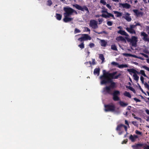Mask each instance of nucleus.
Instances as JSON below:
<instances>
[{"instance_id": "nucleus-15", "label": "nucleus", "mask_w": 149, "mask_h": 149, "mask_svg": "<svg viewBox=\"0 0 149 149\" xmlns=\"http://www.w3.org/2000/svg\"><path fill=\"white\" fill-rule=\"evenodd\" d=\"M123 17L128 22H130L132 20L130 16V14L128 13H126Z\"/></svg>"}, {"instance_id": "nucleus-26", "label": "nucleus", "mask_w": 149, "mask_h": 149, "mask_svg": "<svg viewBox=\"0 0 149 149\" xmlns=\"http://www.w3.org/2000/svg\"><path fill=\"white\" fill-rule=\"evenodd\" d=\"M119 103L120 106L122 107H125L128 105L127 103H125L121 101L119 102Z\"/></svg>"}, {"instance_id": "nucleus-53", "label": "nucleus", "mask_w": 149, "mask_h": 149, "mask_svg": "<svg viewBox=\"0 0 149 149\" xmlns=\"http://www.w3.org/2000/svg\"><path fill=\"white\" fill-rule=\"evenodd\" d=\"M135 133L136 134H139V135H141L142 134V133L141 132L137 130H136V131Z\"/></svg>"}, {"instance_id": "nucleus-59", "label": "nucleus", "mask_w": 149, "mask_h": 149, "mask_svg": "<svg viewBox=\"0 0 149 149\" xmlns=\"http://www.w3.org/2000/svg\"><path fill=\"white\" fill-rule=\"evenodd\" d=\"M73 13H74L76 15L77 14V12L75 10L73 9L72 14Z\"/></svg>"}, {"instance_id": "nucleus-7", "label": "nucleus", "mask_w": 149, "mask_h": 149, "mask_svg": "<svg viewBox=\"0 0 149 149\" xmlns=\"http://www.w3.org/2000/svg\"><path fill=\"white\" fill-rule=\"evenodd\" d=\"M104 110L105 111H114L115 109V107L113 105L110 104H105L104 105Z\"/></svg>"}, {"instance_id": "nucleus-54", "label": "nucleus", "mask_w": 149, "mask_h": 149, "mask_svg": "<svg viewBox=\"0 0 149 149\" xmlns=\"http://www.w3.org/2000/svg\"><path fill=\"white\" fill-rule=\"evenodd\" d=\"M146 29L147 32L148 33H149V26H146Z\"/></svg>"}, {"instance_id": "nucleus-52", "label": "nucleus", "mask_w": 149, "mask_h": 149, "mask_svg": "<svg viewBox=\"0 0 149 149\" xmlns=\"http://www.w3.org/2000/svg\"><path fill=\"white\" fill-rule=\"evenodd\" d=\"M127 142V139H126L125 140H123L122 142V144H123L124 143H126Z\"/></svg>"}, {"instance_id": "nucleus-24", "label": "nucleus", "mask_w": 149, "mask_h": 149, "mask_svg": "<svg viewBox=\"0 0 149 149\" xmlns=\"http://www.w3.org/2000/svg\"><path fill=\"white\" fill-rule=\"evenodd\" d=\"M113 13L115 14H117L115 15V16L116 17H121L122 15V13H121L120 12L116 11H113Z\"/></svg>"}, {"instance_id": "nucleus-57", "label": "nucleus", "mask_w": 149, "mask_h": 149, "mask_svg": "<svg viewBox=\"0 0 149 149\" xmlns=\"http://www.w3.org/2000/svg\"><path fill=\"white\" fill-rule=\"evenodd\" d=\"M98 20L99 22H100V24L102 23L103 21V19L102 18H99L98 19Z\"/></svg>"}, {"instance_id": "nucleus-10", "label": "nucleus", "mask_w": 149, "mask_h": 149, "mask_svg": "<svg viewBox=\"0 0 149 149\" xmlns=\"http://www.w3.org/2000/svg\"><path fill=\"white\" fill-rule=\"evenodd\" d=\"M120 94V92L119 91H115L113 93V99L114 101H118L120 100L119 97L118 96Z\"/></svg>"}, {"instance_id": "nucleus-14", "label": "nucleus", "mask_w": 149, "mask_h": 149, "mask_svg": "<svg viewBox=\"0 0 149 149\" xmlns=\"http://www.w3.org/2000/svg\"><path fill=\"white\" fill-rule=\"evenodd\" d=\"M141 36H143V40L149 42V38H148V35L144 32H142L141 33Z\"/></svg>"}, {"instance_id": "nucleus-63", "label": "nucleus", "mask_w": 149, "mask_h": 149, "mask_svg": "<svg viewBox=\"0 0 149 149\" xmlns=\"http://www.w3.org/2000/svg\"><path fill=\"white\" fill-rule=\"evenodd\" d=\"M146 111L147 114L149 115V110H148V109H146Z\"/></svg>"}, {"instance_id": "nucleus-48", "label": "nucleus", "mask_w": 149, "mask_h": 149, "mask_svg": "<svg viewBox=\"0 0 149 149\" xmlns=\"http://www.w3.org/2000/svg\"><path fill=\"white\" fill-rule=\"evenodd\" d=\"M141 54L144 57L146 58H148V56L145 54H144L143 53H141Z\"/></svg>"}, {"instance_id": "nucleus-31", "label": "nucleus", "mask_w": 149, "mask_h": 149, "mask_svg": "<svg viewBox=\"0 0 149 149\" xmlns=\"http://www.w3.org/2000/svg\"><path fill=\"white\" fill-rule=\"evenodd\" d=\"M123 95H124L127 97L129 98H131V96L130 94V93H129L127 91H125Z\"/></svg>"}, {"instance_id": "nucleus-35", "label": "nucleus", "mask_w": 149, "mask_h": 149, "mask_svg": "<svg viewBox=\"0 0 149 149\" xmlns=\"http://www.w3.org/2000/svg\"><path fill=\"white\" fill-rule=\"evenodd\" d=\"M79 47L81 49H83L84 48V42L81 43V44L78 45Z\"/></svg>"}, {"instance_id": "nucleus-55", "label": "nucleus", "mask_w": 149, "mask_h": 149, "mask_svg": "<svg viewBox=\"0 0 149 149\" xmlns=\"http://www.w3.org/2000/svg\"><path fill=\"white\" fill-rule=\"evenodd\" d=\"M135 25H130V28L132 29H133L134 28L136 27Z\"/></svg>"}, {"instance_id": "nucleus-41", "label": "nucleus", "mask_w": 149, "mask_h": 149, "mask_svg": "<svg viewBox=\"0 0 149 149\" xmlns=\"http://www.w3.org/2000/svg\"><path fill=\"white\" fill-rule=\"evenodd\" d=\"M131 54H128V53H123V55L125 56L128 57V56H131Z\"/></svg>"}, {"instance_id": "nucleus-2", "label": "nucleus", "mask_w": 149, "mask_h": 149, "mask_svg": "<svg viewBox=\"0 0 149 149\" xmlns=\"http://www.w3.org/2000/svg\"><path fill=\"white\" fill-rule=\"evenodd\" d=\"M124 128L126 132L127 131V126L122 124H120L117 125L116 130L118 132L119 135H121L124 132L123 128Z\"/></svg>"}, {"instance_id": "nucleus-32", "label": "nucleus", "mask_w": 149, "mask_h": 149, "mask_svg": "<svg viewBox=\"0 0 149 149\" xmlns=\"http://www.w3.org/2000/svg\"><path fill=\"white\" fill-rule=\"evenodd\" d=\"M99 58L102 61V63H103L104 60V58L103 54H100L99 55Z\"/></svg>"}, {"instance_id": "nucleus-28", "label": "nucleus", "mask_w": 149, "mask_h": 149, "mask_svg": "<svg viewBox=\"0 0 149 149\" xmlns=\"http://www.w3.org/2000/svg\"><path fill=\"white\" fill-rule=\"evenodd\" d=\"M117 67H118V68H127L128 67V66L126 64H122L119 65L118 64V65L117 66Z\"/></svg>"}, {"instance_id": "nucleus-43", "label": "nucleus", "mask_w": 149, "mask_h": 149, "mask_svg": "<svg viewBox=\"0 0 149 149\" xmlns=\"http://www.w3.org/2000/svg\"><path fill=\"white\" fill-rule=\"evenodd\" d=\"M142 68L146 70H147L149 71V68L145 65H143L142 66Z\"/></svg>"}, {"instance_id": "nucleus-49", "label": "nucleus", "mask_w": 149, "mask_h": 149, "mask_svg": "<svg viewBox=\"0 0 149 149\" xmlns=\"http://www.w3.org/2000/svg\"><path fill=\"white\" fill-rule=\"evenodd\" d=\"M92 65H95L96 64V63L95 62V59H92Z\"/></svg>"}, {"instance_id": "nucleus-37", "label": "nucleus", "mask_w": 149, "mask_h": 149, "mask_svg": "<svg viewBox=\"0 0 149 149\" xmlns=\"http://www.w3.org/2000/svg\"><path fill=\"white\" fill-rule=\"evenodd\" d=\"M132 116L134 117V118L136 119H137V120H141V118L136 116L134 114L132 113Z\"/></svg>"}, {"instance_id": "nucleus-30", "label": "nucleus", "mask_w": 149, "mask_h": 149, "mask_svg": "<svg viewBox=\"0 0 149 149\" xmlns=\"http://www.w3.org/2000/svg\"><path fill=\"white\" fill-rule=\"evenodd\" d=\"M126 88H128L130 90L133 91L134 93H136V91L134 89L132 88V87L131 86H126Z\"/></svg>"}, {"instance_id": "nucleus-18", "label": "nucleus", "mask_w": 149, "mask_h": 149, "mask_svg": "<svg viewBox=\"0 0 149 149\" xmlns=\"http://www.w3.org/2000/svg\"><path fill=\"white\" fill-rule=\"evenodd\" d=\"M103 91L106 92L107 93L110 94L111 89L109 86H106V87L103 88Z\"/></svg>"}, {"instance_id": "nucleus-46", "label": "nucleus", "mask_w": 149, "mask_h": 149, "mask_svg": "<svg viewBox=\"0 0 149 149\" xmlns=\"http://www.w3.org/2000/svg\"><path fill=\"white\" fill-rule=\"evenodd\" d=\"M80 30L77 29L76 28L75 29L74 32L75 33H80Z\"/></svg>"}, {"instance_id": "nucleus-1", "label": "nucleus", "mask_w": 149, "mask_h": 149, "mask_svg": "<svg viewBox=\"0 0 149 149\" xmlns=\"http://www.w3.org/2000/svg\"><path fill=\"white\" fill-rule=\"evenodd\" d=\"M103 75L100 76L101 84H105L107 83H111L113 82L112 79H117L121 75L119 74L118 75L115 76L117 72L115 71L112 73L106 72L105 70H103Z\"/></svg>"}, {"instance_id": "nucleus-16", "label": "nucleus", "mask_w": 149, "mask_h": 149, "mask_svg": "<svg viewBox=\"0 0 149 149\" xmlns=\"http://www.w3.org/2000/svg\"><path fill=\"white\" fill-rule=\"evenodd\" d=\"M138 138V136L136 135H134L133 136L131 134L129 137V139L131 140L132 142H134L135 141V139Z\"/></svg>"}, {"instance_id": "nucleus-11", "label": "nucleus", "mask_w": 149, "mask_h": 149, "mask_svg": "<svg viewBox=\"0 0 149 149\" xmlns=\"http://www.w3.org/2000/svg\"><path fill=\"white\" fill-rule=\"evenodd\" d=\"M97 22L95 20H91L90 21L89 26L93 29H95L98 27Z\"/></svg>"}, {"instance_id": "nucleus-39", "label": "nucleus", "mask_w": 149, "mask_h": 149, "mask_svg": "<svg viewBox=\"0 0 149 149\" xmlns=\"http://www.w3.org/2000/svg\"><path fill=\"white\" fill-rule=\"evenodd\" d=\"M107 24L109 26H111L113 24V22L111 21H109L107 22Z\"/></svg>"}, {"instance_id": "nucleus-51", "label": "nucleus", "mask_w": 149, "mask_h": 149, "mask_svg": "<svg viewBox=\"0 0 149 149\" xmlns=\"http://www.w3.org/2000/svg\"><path fill=\"white\" fill-rule=\"evenodd\" d=\"M144 77L142 76L140 77V80L143 84L144 83Z\"/></svg>"}, {"instance_id": "nucleus-38", "label": "nucleus", "mask_w": 149, "mask_h": 149, "mask_svg": "<svg viewBox=\"0 0 149 149\" xmlns=\"http://www.w3.org/2000/svg\"><path fill=\"white\" fill-rule=\"evenodd\" d=\"M111 64L117 67V66L118 65V63L115 62L113 61L111 62Z\"/></svg>"}, {"instance_id": "nucleus-36", "label": "nucleus", "mask_w": 149, "mask_h": 149, "mask_svg": "<svg viewBox=\"0 0 149 149\" xmlns=\"http://www.w3.org/2000/svg\"><path fill=\"white\" fill-rule=\"evenodd\" d=\"M52 4V2L51 0H48L47 1V5L50 6Z\"/></svg>"}, {"instance_id": "nucleus-4", "label": "nucleus", "mask_w": 149, "mask_h": 149, "mask_svg": "<svg viewBox=\"0 0 149 149\" xmlns=\"http://www.w3.org/2000/svg\"><path fill=\"white\" fill-rule=\"evenodd\" d=\"M101 13H106L107 14H102L100 16L103 17L105 18H109L110 17H111L112 18L115 19V18L114 16V15L112 14L108 13L107 11V9H105V10H102L101 11Z\"/></svg>"}, {"instance_id": "nucleus-3", "label": "nucleus", "mask_w": 149, "mask_h": 149, "mask_svg": "<svg viewBox=\"0 0 149 149\" xmlns=\"http://www.w3.org/2000/svg\"><path fill=\"white\" fill-rule=\"evenodd\" d=\"M125 38L128 42H130L131 43L132 46L134 47H136L137 42L138 41V38L137 37L132 36L131 39L127 37H126Z\"/></svg>"}, {"instance_id": "nucleus-64", "label": "nucleus", "mask_w": 149, "mask_h": 149, "mask_svg": "<svg viewBox=\"0 0 149 149\" xmlns=\"http://www.w3.org/2000/svg\"><path fill=\"white\" fill-rule=\"evenodd\" d=\"M146 120L148 122H149V116L147 117Z\"/></svg>"}, {"instance_id": "nucleus-44", "label": "nucleus", "mask_w": 149, "mask_h": 149, "mask_svg": "<svg viewBox=\"0 0 149 149\" xmlns=\"http://www.w3.org/2000/svg\"><path fill=\"white\" fill-rule=\"evenodd\" d=\"M95 32L96 33H98V34H103V33H104V34H107V32L106 31H102V32H99V33H98V32H95Z\"/></svg>"}, {"instance_id": "nucleus-50", "label": "nucleus", "mask_w": 149, "mask_h": 149, "mask_svg": "<svg viewBox=\"0 0 149 149\" xmlns=\"http://www.w3.org/2000/svg\"><path fill=\"white\" fill-rule=\"evenodd\" d=\"M134 100L136 101V102H141V100H139L137 98L135 97L134 98Z\"/></svg>"}, {"instance_id": "nucleus-21", "label": "nucleus", "mask_w": 149, "mask_h": 149, "mask_svg": "<svg viewBox=\"0 0 149 149\" xmlns=\"http://www.w3.org/2000/svg\"><path fill=\"white\" fill-rule=\"evenodd\" d=\"M120 4L123 8H125L127 9H129L131 7L130 5L127 3H121Z\"/></svg>"}, {"instance_id": "nucleus-40", "label": "nucleus", "mask_w": 149, "mask_h": 149, "mask_svg": "<svg viewBox=\"0 0 149 149\" xmlns=\"http://www.w3.org/2000/svg\"><path fill=\"white\" fill-rule=\"evenodd\" d=\"M100 3L102 4L103 5H106V2H105L104 0H100Z\"/></svg>"}, {"instance_id": "nucleus-8", "label": "nucleus", "mask_w": 149, "mask_h": 149, "mask_svg": "<svg viewBox=\"0 0 149 149\" xmlns=\"http://www.w3.org/2000/svg\"><path fill=\"white\" fill-rule=\"evenodd\" d=\"M127 70L129 72H131L134 73V74L133 75L134 79L136 81H138L139 79V77L136 74V73L139 74V73L136 70L133 69H128Z\"/></svg>"}, {"instance_id": "nucleus-27", "label": "nucleus", "mask_w": 149, "mask_h": 149, "mask_svg": "<svg viewBox=\"0 0 149 149\" xmlns=\"http://www.w3.org/2000/svg\"><path fill=\"white\" fill-rule=\"evenodd\" d=\"M55 17L57 20H60L61 19L62 16L61 14L56 13Z\"/></svg>"}, {"instance_id": "nucleus-13", "label": "nucleus", "mask_w": 149, "mask_h": 149, "mask_svg": "<svg viewBox=\"0 0 149 149\" xmlns=\"http://www.w3.org/2000/svg\"><path fill=\"white\" fill-rule=\"evenodd\" d=\"M64 17L63 19V21L65 23H67L73 20L72 18L69 17L70 16L64 15Z\"/></svg>"}, {"instance_id": "nucleus-19", "label": "nucleus", "mask_w": 149, "mask_h": 149, "mask_svg": "<svg viewBox=\"0 0 149 149\" xmlns=\"http://www.w3.org/2000/svg\"><path fill=\"white\" fill-rule=\"evenodd\" d=\"M126 30L128 32L131 34H135L136 33L135 30L134 29H132L130 28L127 27L126 29Z\"/></svg>"}, {"instance_id": "nucleus-29", "label": "nucleus", "mask_w": 149, "mask_h": 149, "mask_svg": "<svg viewBox=\"0 0 149 149\" xmlns=\"http://www.w3.org/2000/svg\"><path fill=\"white\" fill-rule=\"evenodd\" d=\"M111 84L110 86H109L111 88H114L116 87V83L114 82H112L110 83Z\"/></svg>"}, {"instance_id": "nucleus-23", "label": "nucleus", "mask_w": 149, "mask_h": 149, "mask_svg": "<svg viewBox=\"0 0 149 149\" xmlns=\"http://www.w3.org/2000/svg\"><path fill=\"white\" fill-rule=\"evenodd\" d=\"M100 69L99 68H95L94 71L93 73L94 75L99 76L100 74Z\"/></svg>"}, {"instance_id": "nucleus-22", "label": "nucleus", "mask_w": 149, "mask_h": 149, "mask_svg": "<svg viewBox=\"0 0 149 149\" xmlns=\"http://www.w3.org/2000/svg\"><path fill=\"white\" fill-rule=\"evenodd\" d=\"M116 40L118 41H122L126 42L125 39L122 36L117 37L116 38Z\"/></svg>"}, {"instance_id": "nucleus-9", "label": "nucleus", "mask_w": 149, "mask_h": 149, "mask_svg": "<svg viewBox=\"0 0 149 149\" xmlns=\"http://www.w3.org/2000/svg\"><path fill=\"white\" fill-rule=\"evenodd\" d=\"M82 37L79 38L78 40L81 42L83 41L90 40H91V38L87 34H82Z\"/></svg>"}, {"instance_id": "nucleus-20", "label": "nucleus", "mask_w": 149, "mask_h": 149, "mask_svg": "<svg viewBox=\"0 0 149 149\" xmlns=\"http://www.w3.org/2000/svg\"><path fill=\"white\" fill-rule=\"evenodd\" d=\"M117 33H118L120 34L121 35H124L127 37L129 36L128 34L124 31L119 30L118 31Z\"/></svg>"}, {"instance_id": "nucleus-25", "label": "nucleus", "mask_w": 149, "mask_h": 149, "mask_svg": "<svg viewBox=\"0 0 149 149\" xmlns=\"http://www.w3.org/2000/svg\"><path fill=\"white\" fill-rule=\"evenodd\" d=\"M101 45L102 46L105 47L107 44V42L104 40H101Z\"/></svg>"}, {"instance_id": "nucleus-47", "label": "nucleus", "mask_w": 149, "mask_h": 149, "mask_svg": "<svg viewBox=\"0 0 149 149\" xmlns=\"http://www.w3.org/2000/svg\"><path fill=\"white\" fill-rule=\"evenodd\" d=\"M106 5L107 7L110 10H111V7L109 4H107Z\"/></svg>"}, {"instance_id": "nucleus-56", "label": "nucleus", "mask_w": 149, "mask_h": 149, "mask_svg": "<svg viewBox=\"0 0 149 149\" xmlns=\"http://www.w3.org/2000/svg\"><path fill=\"white\" fill-rule=\"evenodd\" d=\"M89 63L90 65L88 66L89 67H90L91 66V65H92V62L91 61H89V62H88L86 63H85V64H86V63Z\"/></svg>"}, {"instance_id": "nucleus-62", "label": "nucleus", "mask_w": 149, "mask_h": 149, "mask_svg": "<svg viewBox=\"0 0 149 149\" xmlns=\"http://www.w3.org/2000/svg\"><path fill=\"white\" fill-rule=\"evenodd\" d=\"M125 123L126 124V125H128V126L129 125V123H128V122L127 120H125Z\"/></svg>"}, {"instance_id": "nucleus-58", "label": "nucleus", "mask_w": 149, "mask_h": 149, "mask_svg": "<svg viewBox=\"0 0 149 149\" xmlns=\"http://www.w3.org/2000/svg\"><path fill=\"white\" fill-rule=\"evenodd\" d=\"M131 57H134V58H138V57L136 55H135L132 54H131Z\"/></svg>"}, {"instance_id": "nucleus-60", "label": "nucleus", "mask_w": 149, "mask_h": 149, "mask_svg": "<svg viewBox=\"0 0 149 149\" xmlns=\"http://www.w3.org/2000/svg\"><path fill=\"white\" fill-rule=\"evenodd\" d=\"M144 149H149V146L147 145L146 146H145Z\"/></svg>"}, {"instance_id": "nucleus-12", "label": "nucleus", "mask_w": 149, "mask_h": 149, "mask_svg": "<svg viewBox=\"0 0 149 149\" xmlns=\"http://www.w3.org/2000/svg\"><path fill=\"white\" fill-rule=\"evenodd\" d=\"M133 12L134 13V15L137 17H142L143 15V12L140 11L137 9H134L133 10Z\"/></svg>"}, {"instance_id": "nucleus-42", "label": "nucleus", "mask_w": 149, "mask_h": 149, "mask_svg": "<svg viewBox=\"0 0 149 149\" xmlns=\"http://www.w3.org/2000/svg\"><path fill=\"white\" fill-rule=\"evenodd\" d=\"M89 46L90 48H93L95 46V44L93 43H90L89 45Z\"/></svg>"}, {"instance_id": "nucleus-17", "label": "nucleus", "mask_w": 149, "mask_h": 149, "mask_svg": "<svg viewBox=\"0 0 149 149\" xmlns=\"http://www.w3.org/2000/svg\"><path fill=\"white\" fill-rule=\"evenodd\" d=\"M143 144L141 143H138L132 146V147L133 149H138L140 147H142Z\"/></svg>"}, {"instance_id": "nucleus-61", "label": "nucleus", "mask_w": 149, "mask_h": 149, "mask_svg": "<svg viewBox=\"0 0 149 149\" xmlns=\"http://www.w3.org/2000/svg\"><path fill=\"white\" fill-rule=\"evenodd\" d=\"M131 106H128L127 109V110H130L131 108Z\"/></svg>"}, {"instance_id": "nucleus-34", "label": "nucleus", "mask_w": 149, "mask_h": 149, "mask_svg": "<svg viewBox=\"0 0 149 149\" xmlns=\"http://www.w3.org/2000/svg\"><path fill=\"white\" fill-rule=\"evenodd\" d=\"M140 73L142 75L145 77H147L145 73V72L143 70H141L140 71Z\"/></svg>"}, {"instance_id": "nucleus-5", "label": "nucleus", "mask_w": 149, "mask_h": 149, "mask_svg": "<svg viewBox=\"0 0 149 149\" xmlns=\"http://www.w3.org/2000/svg\"><path fill=\"white\" fill-rule=\"evenodd\" d=\"M77 9L84 12L85 10L86 11V13L88 14H89V11L88 8L85 6H80L78 4H75L73 6Z\"/></svg>"}, {"instance_id": "nucleus-33", "label": "nucleus", "mask_w": 149, "mask_h": 149, "mask_svg": "<svg viewBox=\"0 0 149 149\" xmlns=\"http://www.w3.org/2000/svg\"><path fill=\"white\" fill-rule=\"evenodd\" d=\"M111 48L113 50L116 51H118L117 47L115 45H112L111 46Z\"/></svg>"}, {"instance_id": "nucleus-6", "label": "nucleus", "mask_w": 149, "mask_h": 149, "mask_svg": "<svg viewBox=\"0 0 149 149\" xmlns=\"http://www.w3.org/2000/svg\"><path fill=\"white\" fill-rule=\"evenodd\" d=\"M63 10L65 13L63 15L70 16L72 15L73 9L70 7H65L63 8Z\"/></svg>"}, {"instance_id": "nucleus-45", "label": "nucleus", "mask_w": 149, "mask_h": 149, "mask_svg": "<svg viewBox=\"0 0 149 149\" xmlns=\"http://www.w3.org/2000/svg\"><path fill=\"white\" fill-rule=\"evenodd\" d=\"M144 85L145 87L147 88L148 89L149 88V85L146 82L145 83Z\"/></svg>"}]
</instances>
